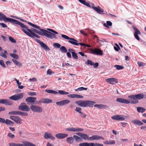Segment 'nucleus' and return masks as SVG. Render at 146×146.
<instances>
[{
  "label": "nucleus",
  "mask_w": 146,
  "mask_h": 146,
  "mask_svg": "<svg viewBox=\"0 0 146 146\" xmlns=\"http://www.w3.org/2000/svg\"><path fill=\"white\" fill-rule=\"evenodd\" d=\"M128 97L131 99L129 100L123 98H118L117 99L116 101L125 104L129 103L136 104L139 102L137 100H141L143 99L144 97V95L143 94H137L129 96Z\"/></svg>",
  "instance_id": "f257e3e1"
},
{
  "label": "nucleus",
  "mask_w": 146,
  "mask_h": 146,
  "mask_svg": "<svg viewBox=\"0 0 146 146\" xmlns=\"http://www.w3.org/2000/svg\"><path fill=\"white\" fill-rule=\"evenodd\" d=\"M17 26H19L22 28V30L26 35L31 38H33L36 37L37 38H39L40 36L36 34L34 32H32L30 30L29 27L25 26L23 23L19 21Z\"/></svg>",
  "instance_id": "f03ea898"
},
{
  "label": "nucleus",
  "mask_w": 146,
  "mask_h": 146,
  "mask_svg": "<svg viewBox=\"0 0 146 146\" xmlns=\"http://www.w3.org/2000/svg\"><path fill=\"white\" fill-rule=\"evenodd\" d=\"M81 138L82 139L89 141L104 139L102 136L98 135H94L89 137L87 134L83 133L81 135Z\"/></svg>",
  "instance_id": "7ed1b4c3"
},
{
  "label": "nucleus",
  "mask_w": 146,
  "mask_h": 146,
  "mask_svg": "<svg viewBox=\"0 0 146 146\" xmlns=\"http://www.w3.org/2000/svg\"><path fill=\"white\" fill-rule=\"evenodd\" d=\"M75 103L81 107H91L95 103V102L92 101L82 100L76 101Z\"/></svg>",
  "instance_id": "20e7f679"
},
{
  "label": "nucleus",
  "mask_w": 146,
  "mask_h": 146,
  "mask_svg": "<svg viewBox=\"0 0 146 146\" xmlns=\"http://www.w3.org/2000/svg\"><path fill=\"white\" fill-rule=\"evenodd\" d=\"M39 29L40 31H38L35 29L33 28H32L31 29H30V30L32 32H34L35 33H36L39 34V35L42 36H45L48 38L50 37V35L48 34H51L50 32L46 30L41 29L40 28V29Z\"/></svg>",
  "instance_id": "39448f33"
},
{
  "label": "nucleus",
  "mask_w": 146,
  "mask_h": 146,
  "mask_svg": "<svg viewBox=\"0 0 146 146\" xmlns=\"http://www.w3.org/2000/svg\"><path fill=\"white\" fill-rule=\"evenodd\" d=\"M0 20H3L5 22L6 21H9L15 26H17V24L19 21L15 19L7 17L6 16L1 13H0Z\"/></svg>",
  "instance_id": "423d86ee"
},
{
  "label": "nucleus",
  "mask_w": 146,
  "mask_h": 146,
  "mask_svg": "<svg viewBox=\"0 0 146 146\" xmlns=\"http://www.w3.org/2000/svg\"><path fill=\"white\" fill-rule=\"evenodd\" d=\"M0 20H3L5 22L6 21H9L15 26H17V24L19 21L15 19L7 17L6 16L1 13H0Z\"/></svg>",
  "instance_id": "0eeeda50"
},
{
  "label": "nucleus",
  "mask_w": 146,
  "mask_h": 146,
  "mask_svg": "<svg viewBox=\"0 0 146 146\" xmlns=\"http://www.w3.org/2000/svg\"><path fill=\"white\" fill-rule=\"evenodd\" d=\"M61 36L64 38H65L67 40H69L68 42L72 44L76 45L78 46L80 45L82 46H84L85 44L82 43H78V41L72 38L69 37L68 36L64 35H61Z\"/></svg>",
  "instance_id": "6e6552de"
},
{
  "label": "nucleus",
  "mask_w": 146,
  "mask_h": 146,
  "mask_svg": "<svg viewBox=\"0 0 146 146\" xmlns=\"http://www.w3.org/2000/svg\"><path fill=\"white\" fill-rule=\"evenodd\" d=\"M90 50L92 53L94 54L102 56L103 54L102 50L97 48H91L90 49Z\"/></svg>",
  "instance_id": "1a4fd4ad"
},
{
  "label": "nucleus",
  "mask_w": 146,
  "mask_h": 146,
  "mask_svg": "<svg viewBox=\"0 0 146 146\" xmlns=\"http://www.w3.org/2000/svg\"><path fill=\"white\" fill-rule=\"evenodd\" d=\"M18 108L20 110L26 111H28L30 110L29 107L24 103H21Z\"/></svg>",
  "instance_id": "9d476101"
},
{
  "label": "nucleus",
  "mask_w": 146,
  "mask_h": 146,
  "mask_svg": "<svg viewBox=\"0 0 146 146\" xmlns=\"http://www.w3.org/2000/svg\"><path fill=\"white\" fill-rule=\"evenodd\" d=\"M10 118L11 119L13 120L17 123L21 124L22 123V119L18 116L12 115L10 116Z\"/></svg>",
  "instance_id": "9b49d317"
},
{
  "label": "nucleus",
  "mask_w": 146,
  "mask_h": 146,
  "mask_svg": "<svg viewBox=\"0 0 146 146\" xmlns=\"http://www.w3.org/2000/svg\"><path fill=\"white\" fill-rule=\"evenodd\" d=\"M30 108L33 111L37 113H40L42 111V108L37 106L31 105L30 107Z\"/></svg>",
  "instance_id": "f8f14e48"
},
{
  "label": "nucleus",
  "mask_w": 146,
  "mask_h": 146,
  "mask_svg": "<svg viewBox=\"0 0 146 146\" xmlns=\"http://www.w3.org/2000/svg\"><path fill=\"white\" fill-rule=\"evenodd\" d=\"M23 93H21L17 95H13L9 98L14 100L21 99L23 97Z\"/></svg>",
  "instance_id": "ddd939ff"
},
{
  "label": "nucleus",
  "mask_w": 146,
  "mask_h": 146,
  "mask_svg": "<svg viewBox=\"0 0 146 146\" xmlns=\"http://www.w3.org/2000/svg\"><path fill=\"white\" fill-rule=\"evenodd\" d=\"M70 102L69 100L67 99L63 100H62L56 102V104L58 106H61L66 105L69 104Z\"/></svg>",
  "instance_id": "4468645a"
},
{
  "label": "nucleus",
  "mask_w": 146,
  "mask_h": 146,
  "mask_svg": "<svg viewBox=\"0 0 146 146\" xmlns=\"http://www.w3.org/2000/svg\"><path fill=\"white\" fill-rule=\"evenodd\" d=\"M107 82L111 84H115L118 82L117 79L115 78H111L106 80Z\"/></svg>",
  "instance_id": "2eb2a0df"
},
{
  "label": "nucleus",
  "mask_w": 146,
  "mask_h": 146,
  "mask_svg": "<svg viewBox=\"0 0 146 146\" xmlns=\"http://www.w3.org/2000/svg\"><path fill=\"white\" fill-rule=\"evenodd\" d=\"M111 118L113 120L121 121H123L125 119L123 116L119 115H114L111 117Z\"/></svg>",
  "instance_id": "dca6fc26"
},
{
  "label": "nucleus",
  "mask_w": 146,
  "mask_h": 146,
  "mask_svg": "<svg viewBox=\"0 0 146 146\" xmlns=\"http://www.w3.org/2000/svg\"><path fill=\"white\" fill-rule=\"evenodd\" d=\"M66 130L67 131L73 132L81 131L83 130V129L80 128H74L73 127L67 128Z\"/></svg>",
  "instance_id": "f3484780"
},
{
  "label": "nucleus",
  "mask_w": 146,
  "mask_h": 146,
  "mask_svg": "<svg viewBox=\"0 0 146 146\" xmlns=\"http://www.w3.org/2000/svg\"><path fill=\"white\" fill-rule=\"evenodd\" d=\"M133 30L135 31V32L134 33V36L135 38L138 40H140V38L138 36V34L140 35L141 33L138 30V29L135 27H133Z\"/></svg>",
  "instance_id": "a211bd4d"
},
{
  "label": "nucleus",
  "mask_w": 146,
  "mask_h": 146,
  "mask_svg": "<svg viewBox=\"0 0 146 146\" xmlns=\"http://www.w3.org/2000/svg\"><path fill=\"white\" fill-rule=\"evenodd\" d=\"M92 8L94 10L96 11L99 14H102L104 12V10L102 9L99 6H98L96 7L92 6Z\"/></svg>",
  "instance_id": "6ab92c4d"
},
{
  "label": "nucleus",
  "mask_w": 146,
  "mask_h": 146,
  "mask_svg": "<svg viewBox=\"0 0 146 146\" xmlns=\"http://www.w3.org/2000/svg\"><path fill=\"white\" fill-rule=\"evenodd\" d=\"M44 137L46 139H50L51 140H54L55 138L53 137L52 134L48 132L45 133L44 134Z\"/></svg>",
  "instance_id": "aec40b11"
},
{
  "label": "nucleus",
  "mask_w": 146,
  "mask_h": 146,
  "mask_svg": "<svg viewBox=\"0 0 146 146\" xmlns=\"http://www.w3.org/2000/svg\"><path fill=\"white\" fill-rule=\"evenodd\" d=\"M0 104H4L7 105H11L12 104V102L6 99H0Z\"/></svg>",
  "instance_id": "412c9836"
},
{
  "label": "nucleus",
  "mask_w": 146,
  "mask_h": 146,
  "mask_svg": "<svg viewBox=\"0 0 146 146\" xmlns=\"http://www.w3.org/2000/svg\"><path fill=\"white\" fill-rule=\"evenodd\" d=\"M68 136V135L65 133H59L55 135L56 137L58 139H63Z\"/></svg>",
  "instance_id": "4be33fe9"
},
{
  "label": "nucleus",
  "mask_w": 146,
  "mask_h": 146,
  "mask_svg": "<svg viewBox=\"0 0 146 146\" xmlns=\"http://www.w3.org/2000/svg\"><path fill=\"white\" fill-rule=\"evenodd\" d=\"M52 100L50 99L47 98H43L40 100L38 102L40 103H43L45 104L49 103L52 102Z\"/></svg>",
  "instance_id": "5701e85b"
},
{
  "label": "nucleus",
  "mask_w": 146,
  "mask_h": 146,
  "mask_svg": "<svg viewBox=\"0 0 146 146\" xmlns=\"http://www.w3.org/2000/svg\"><path fill=\"white\" fill-rule=\"evenodd\" d=\"M36 40L40 45L42 47L46 50H50V48L45 44L39 40L36 39Z\"/></svg>",
  "instance_id": "b1692460"
},
{
  "label": "nucleus",
  "mask_w": 146,
  "mask_h": 146,
  "mask_svg": "<svg viewBox=\"0 0 146 146\" xmlns=\"http://www.w3.org/2000/svg\"><path fill=\"white\" fill-rule=\"evenodd\" d=\"M36 99V98L35 97H29L25 99V101L28 102L33 103Z\"/></svg>",
  "instance_id": "393cba45"
},
{
  "label": "nucleus",
  "mask_w": 146,
  "mask_h": 146,
  "mask_svg": "<svg viewBox=\"0 0 146 146\" xmlns=\"http://www.w3.org/2000/svg\"><path fill=\"white\" fill-rule=\"evenodd\" d=\"M68 97L70 98H82L83 96H82L78 95V94H69L68 95Z\"/></svg>",
  "instance_id": "a878e982"
},
{
  "label": "nucleus",
  "mask_w": 146,
  "mask_h": 146,
  "mask_svg": "<svg viewBox=\"0 0 146 146\" xmlns=\"http://www.w3.org/2000/svg\"><path fill=\"white\" fill-rule=\"evenodd\" d=\"M131 122L134 124L138 125H142L143 124V123H142L141 121L137 119L133 120Z\"/></svg>",
  "instance_id": "bb28decb"
},
{
  "label": "nucleus",
  "mask_w": 146,
  "mask_h": 146,
  "mask_svg": "<svg viewBox=\"0 0 146 146\" xmlns=\"http://www.w3.org/2000/svg\"><path fill=\"white\" fill-rule=\"evenodd\" d=\"M94 143H88L84 142L80 143L79 144V146H93Z\"/></svg>",
  "instance_id": "cd10ccee"
},
{
  "label": "nucleus",
  "mask_w": 146,
  "mask_h": 146,
  "mask_svg": "<svg viewBox=\"0 0 146 146\" xmlns=\"http://www.w3.org/2000/svg\"><path fill=\"white\" fill-rule=\"evenodd\" d=\"M49 93H52L55 94H59L61 95L68 94L69 93L68 92H47Z\"/></svg>",
  "instance_id": "c85d7f7f"
},
{
  "label": "nucleus",
  "mask_w": 146,
  "mask_h": 146,
  "mask_svg": "<svg viewBox=\"0 0 146 146\" xmlns=\"http://www.w3.org/2000/svg\"><path fill=\"white\" fill-rule=\"evenodd\" d=\"M66 141L69 144H72L74 142V139L72 137H68L66 139Z\"/></svg>",
  "instance_id": "c756f323"
},
{
  "label": "nucleus",
  "mask_w": 146,
  "mask_h": 146,
  "mask_svg": "<svg viewBox=\"0 0 146 146\" xmlns=\"http://www.w3.org/2000/svg\"><path fill=\"white\" fill-rule=\"evenodd\" d=\"M94 106L100 109H105L106 107V105L102 104H96L94 105Z\"/></svg>",
  "instance_id": "7c9ffc66"
},
{
  "label": "nucleus",
  "mask_w": 146,
  "mask_h": 146,
  "mask_svg": "<svg viewBox=\"0 0 146 146\" xmlns=\"http://www.w3.org/2000/svg\"><path fill=\"white\" fill-rule=\"evenodd\" d=\"M4 119V122H2V123H5L7 125H13V122L10 120L6 119L5 120V119L3 118Z\"/></svg>",
  "instance_id": "2f4dec72"
},
{
  "label": "nucleus",
  "mask_w": 146,
  "mask_h": 146,
  "mask_svg": "<svg viewBox=\"0 0 146 146\" xmlns=\"http://www.w3.org/2000/svg\"><path fill=\"white\" fill-rule=\"evenodd\" d=\"M112 23L110 22V21H108L106 22V23H104V26L105 27H106L109 28V26H112Z\"/></svg>",
  "instance_id": "473e14b6"
},
{
  "label": "nucleus",
  "mask_w": 146,
  "mask_h": 146,
  "mask_svg": "<svg viewBox=\"0 0 146 146\" xmlns=\"http://www.w3.org/2000/svg\"><path fill=\"white\" fill-rule=\"evenodd\" d=\"M23 143L24 146H36L35 144L28 141L24 142Z\"/></svg>",
  "instance_id": "72a5a7b5"
},
{
  "label": "nucleus",
  "mask_w": 146,
  "mask_h": 146,
  "mask_svg": "<svg viewBox=\"0 0 146 146\" xmlns=\"http://www.w3.org/2000/svg\"><path fill=\"white\" fill-rule=\"evenodd\" d=\"M12 60L13 61L14 63L16 65H17L19 67L21 66L22 65L21 63L17 61L16 60L12 59Z\"/></svg>",
  "instance_id": "f704fd0d"
},
{
  "label": "nucleus",
  "mask_w": 146,
  "mask_h": 146,
  "mask_svg": "<svg viewBox=\"0 0 146 146\" xmlns=\"http://www.w3.org/2000/svg\"><path fill=\"white\" fill-rule=\"evenodd\" d=\"M10 146H24L23 145L20 143H9Z\"/></svg>",
  "instance_id": "c9c22d12"
},
{
  "label": "nucleus",
  "mask_w": 146,
  "mask_h": 146,
  "mask_svg": "<svg viewBox=\"0 0 146 146\" xmlns=\"http://www.w3.org/2000/svg\"><path fill=\"white\" fill-rule=\"evenodd\" d=\"M145 109L141 107H137V111L139 112L143 113L145 111Z\"/></svg>",
  "instance_id": "e433bc0d"
},
{
  "label": "nucleus",
  "mask_w": 146,
  "mask_h": 146,
  "mask_svg": "<svg viewBox=\"0 0 146 146\" xmlns=\"http://www.w3.org/2000/svg\"><path fill=\"white\" fill-rule=\"evenodd\" d=\"M105 143V144L108 145H113L115 143V141L113 140H110L106 141Z\"/></svg>",
  "instance_id": "4c0bfd02"
},
{
  "label": "nucleus",
  "mask_w": 146,
  "mask_h": 146,
  "mask_svg": "<svg viewBox=\"0 0 146 146\" xmlns=\"http://www.w3.org/2000/svg\"><path fill=\"white\" fill-rule=\"evenodd\" d=\"M81 3L83 4L88 7H90V5L87 2H86L85 0H78Z\"/></svg>",
  "instance_id": "58836bf2"
},
{
  "label": "nucleus",
  "mask_w": 146,
  "mask_h": 146,
  "mask_svg": "<svg viewBox=\"0 0 146 146\" xmlns=\"http://www.w3.org/2000/svg\"><path fill=\"white\" fill-rule=\"evenodd\" d=\"M60 50L62 53H65L67 52L66 48L64 46H62L60 48Z\"/></svg>",
  "instance_id": "ea45409f"
},
{
  "label": "nucleus",
  "mask_w": 146,
  "mask_h": 146,
  "mask_svg": "<svg viewBox=\"0 0 146 146\" xmlns=\"http://www.w3.org/2000/svg\"><path fill=\"white\" fill-rule=\"evenodd\" d=\"M85 64L88 65H90V66H92L94 65V62H92L90 60H88L87 62H85Z\"/></svg>",
  "instance_id": "a19ab883"
},
{
  "label": "nucleus",
  "mask_w": 146,
  "mask_h": 146,
  "mask_svg": "<svg viewBox=\"0 0 146 146\" xmlns=\"http://www.w3.org/2000/svg\"><path fill=\"white\" fill-rule=\"evenodd\" d=\"M114 67L116 68V69L117 70H121L124 68V67L121 66L117 65H115Z\"/></svg>",
  "instance_id": "79ce46f5"
},
{
  "label": "nucleus",
  "mask_w": 146,
  "mask_h": 146,
  "mask_svg": "<svg viewBox=\"0 0 146 146\" xmlns=\"http://www.w3.org/2000/svg\"><path fill=\"white\" fill-rule=\"evenodd\" d=\"M10 55L11 57H12L13 58H15L17 59H19V56H18V55L15 54L11 53L10 54Z\"/></svg>",
  "instance_id": "37998d69"
},
{
  "label": "nucleus",
  "mask_w": 146,
  "mask_h": 146,
  "mask_svg": "<svg viewBox=\"0 0 146 146\" xmlns=\"http://www.w3.org/2000/svg\"><path fill=\"white\" fill-rule=\"evenodd\" d=\"M72 57L74 59L77 60L78 59V56L75 52H72Z\"/></svg>",
  "instance_id": "c03bdc74"
},
{
  "label": "nucleus",
  "mask_w": 146,
  "mask_h": 146,
  "mask_svg": "<svg viewBox=\"0 0 146 146\" xmlns=\"http://www.w3.org/2000/svg\"><path fill=\"white\" fill-rule=\"evenodd\" d=\"M19 111H14L9 112V114L11 115H19Z\"/></svg>",
  "instance_id": "a18cd8bd"
},
{
  "label": "nucleus",
  "mask_w": 146,
  "mask_h": 146,
  "mask_svg": "<svg viewBox=\"0 0 146 146\" xmlns=\"http://www.w3.org/2000/svg\"><path fill=\"white\" fill-rule=\"evenodd\" d=\"M87 90V88H84L83 87H81L78 88L75 90L76 91H83L86 90Z\"/></svg>",
  "instance_id": "49530a36"
},
{
  "label": "nucleus",
  "mask_w": 146,
  "mask_h": 146,
  "mask_svg": "<svg viewBox=\"0 0 146 146\" xmlns=\"http://www.w3.org/2000/svg\"><path fill=\"white\" fill-rule=\"evenodd\" d=\"M53 46L54 47H56L57 48H60L61 45L60 44L57 43H54L53 44Z\"/></svg>",
  "instance_id": "de8ad7c7"
},
{
  "label": "nucleus",
  "mask_w": 146,
  "mask_h": 146,
  "mask_svg": "<svg viewBox=\"0 0 146 146\" xmlns=\"http://www.w3.org/2000/svg\"><path fill=\"white\" fill-rule=\"evenodd\" d=\"M50 33H51V34H49V33H48V34H49L50 35V38H50V39H52L53 38H56V36H55L56 35L53 34V33L50 32Z\"/></svg>",
  "instance_id": "09e8293b"
},
{
  "label": "nucleus",
  "mask_w": 146,
  "mask_h": 146,
  "mask_svg": "<svg viewBox=\"0 0 146 146\" xmlns=\"http://www.w3.org/2000/svg\"><path fill=\"white\" fill-rule=\"evenodd\" d=\"M75 111L80 114L82 113V112H81V108L80 107L76 108Z\"/></svg>",
  "instance_id": "8fccbe9b"
},
{
  "label": "nucleus",
  "mask_w": 146,
  "mask_h": 146,
  "mask_svg": "<svg viewBox=\"0 0 146 146\" xmlns=\"http://www.w3.org/2000/svg\"><path fill=\"white\" fill-rule=\"evenodd\" d=\"M0 64L3 68L6 67L5 65L4 64V62L3 60H0Z\"/></svg>",
  "instance_id": "3c124183"
},
{
  "label": "nucleus",
  "mask_w": 146,
  "mask_h": 146,
  "mask_svg": "<svg viewBox=\"0 0 146 146\" xmlns=\"http://www.w3.org/2000/svg\"><path fill=\"white\" fill-rule=\"evenodd\" d=\"M19 115L27 116L28 115V114L27 113H25L23 112L19 111Z\"/></svg>",
  "instance_id": "603ef678"
},
{
  "label": "nucleus",
  "mask_w": 146,
  "mask_h": 146,
  "mask_svg": "<svg viewBox=\"0 0 146 146\" xmlns=\"http://www.w3.org/2000/svg\"><path fill=\"white\" fill-rule=\"evenodd\" d=\"M9 40L12 42L13 43H16V40L11 37H9Z\"/></svg>",
  "instance_id": "864d4df0"
},
{
  "label": "nucleus",
  "mask_w": 146,
  "mask_h": 146,
  "mask_svg": "<svg viewBox=\"0 0 146 146\" xmlns=\"http://www.w3.org/2000/svg\"><path fill=\"white\" fill-rule=\"evenodd\" d=\"M137 64L139 67L143 66L145 65V64L141 62H137Z\"/></svg>",
  "instance_id": "5fc2aeb1"
},
{
  "label": "nucleus",
  "mask_w": 146,
  "mask_h": 146,
  "mask_svg": "<svg viewBox=\"0 0 146 146\" xmlns=\"http://www.w3.org/2000/svg\"><path fill=\"white\" fill-rule=\"evenodd\" d=\"M73 138L75 139L76 141H78L80 139V137L76 135H74Z\"/></svg>",
  "instance_id": "6e6d98bb"
},
{
  "label": "nucleus",
  "mask_w": 146,
  "mask_h": 146,
  "mask_svg": "<svg viewBox=\"0 0 146 146\" xmlns=\"http://www.w3.org/2000/svg\"><path fill=\"white\" fill-rule=\"evenodd\" d=\"M115 44L117 46V47L114 46V49L116 51H118L119 50V49H120V47L117 44Z\"/></svg>",
  "instance_id": "4d7b16f0"
},
{
  "label": "nucleus",
  "mask_w": 146,
  "mask_h": 146,
  "mask_svg": "<svg viewBox=\"0 0 146 146\" xmlns=\"http://www.w3.org/2000/svg\"><path fill=\"white\" fill-rule=\"evenodd\" d=\"M29 81L30 82H36L37 79L35 78H30L29 80Z\"/></svg>",
  "instance_id": "13d9d810"
},
{
  "label": "nucleus",
  "mask_w": 146,
  "mask_h": 146,
  "mask_svg": "<svg viewBox=\"0 0 146 146\" xmlns=\"http://www.w3.org/2000/svg\"><path fill=\"white\" fill-rule=\"evenodd\" d=\"M28 94L30 96H35L36 95V93L34 92H28Z\"/></svg>",
  "instance_id": "bf43d9fd"
},
{
  "label": "nucleus",
  "mask_w": 146,
  "mask_h": 146,
  "mask_svg": "<svg viewBox=\"0 0 146 146\" xmlns=\"http://www.w3.org/2000/svg\"><path fill=\"white\" fill-rule=\"evenodd\" d=\"M47 29L48 30L52 32H53V33H54L55 34H57L58 33L57 32H56V31H54V30L53 29Z\"/></svg>",
  "instance_id": "052dcab7"
},
{
  "label": "nucleus",
  "mask_w": 146,
  "mask_h": 146,
  "mask_svg": "<svg viewBox=\"0 0 146 146\" xmlns=\"http://www.w3.org/2000/svg\"><path fill=\"white\" fill-rule=\"evenodd\" d=\"M0 25L3 28H7V27L6 25L3 23H0Z\"/></svg>",
  "instance_id": "680f3d73"
},
{
  "label": "nucleus",
  "mask_w": 146,
  "mask_h": 146,
  "mask_svg": "<svg viewBox=\"0 0 146 146\" xmlns=\"http://www.w3.org/2000/svg\"><path fill=\"white\" fill-rule=\"evenodd\" d=\"M0 56L5 58H7V57L6 55L3 52L1 53L0 54Z\"/></svg>",
  "instance_id": "e2e57ef3"
},
{
  "label": "nucleus",
  "mask_w": 146,
  "mask_h": 146,
  "mask_svg": "<svg viewBox=\"0 0 146 146\" xmlns=\"http://www.w3.org/2000/svg\"><path fill=\"white\" fill-rule=\"evenodd\" d=\"M11 17L14 18H16L17 19H20L21 21H23V22L25 21V20L24 19H21V18H19L18 17H16L15 16H11Z\"/></svg>",
  "instance_id": "0e129e2a"
},
{
  "label": "nucleus",
  "mask_w": 146,
  "mask_h": 146,
  "mask_svg": "<svg viewBox=\"0 0 146 146\" xmlns=\"http://www.w3.org/2000/svg\"><path fill=\"white\" fill-rule=\"evenodd\" d=\"M52 71L50 69H48L47 71V74L48 75L52 74Z\"/></svg>",
  "instance_id": "69168bd1"
},
{
  "label": "nucleus",
  "mask_w": 146,
  "mask_h": 146,
  "mask_svg": "<svg viewBox=\"0 0 146 146\" xmlns=\"http://www.w3.org/2000/svg\"><path fill=\"white\" fill-rule=\"evenodd\" d=\"M93 146H104L102 144H100L98 143H94Z\"/></svg>",
  "instance_id": "338daca9"
},
{
  "label": "nucleus",
  "mask_w": 146,
  "mask_h": 146,
  "mask_svg": "<svg viewBox=\"0 0 146 146\" xmlns=\"http://www.w3.org/2000/svg\"><path fill=\"white\" fill-rule=\"evenodd\" d=\"M98 62H96L95 64L94 63V65H93V67L94 68H96L98 66Z\"/></svg>",
  "instance_id": "774afa93"
}]
</instances>
